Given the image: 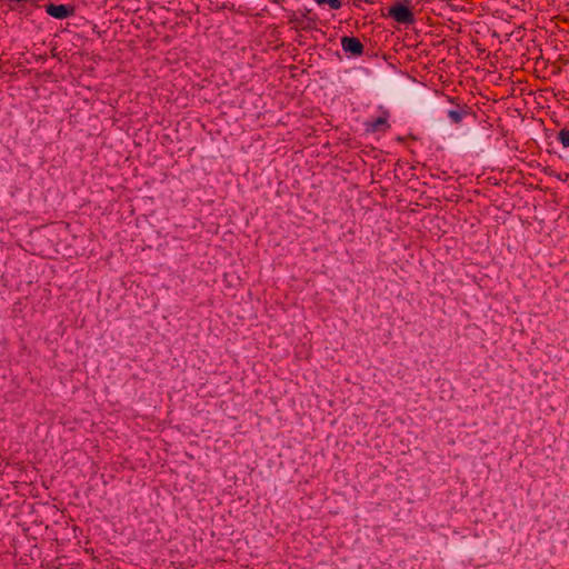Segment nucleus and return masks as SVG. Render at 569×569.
Segmentation results:
<instances>
[{"mask_svg":"<svg viewBox=\"0 0 569 569\" xmlns=\"http://www.w3.org/2000/svg\"><path fill=\"white\" fill-rule=\"evenodd\" d=\"M319 6H329L332 10H338L341 8V0H315Z\"/></svg>","mask_w":569,"mask_h":569,"instance_id":"5","label":"nucleus"},{"mask_svg":"<svg viewBox=\"0 0 569 569\" xmlns=\"http://www.w3.org/2000/svg\"><path fill=\"white\" fill-rule=\"evenodd\" d=\"M558 140L565 148H569V130L568 129H561L558 132Z\"/></svg>","mask_w":569,"mask_h":569,"instance_id":"6","label":"nucleus"},{"mask_svg":"<svg viewBox=\"0 0 569 569\" xmlns=\"http://www.w3.org/2000/svg\"><path fill=\"white\" fill-rule=\"evenodd\" d=\"M369 129L373 132L387 131L389 129V123L387 121V118L379 117V118L375 119L373 121H371L369 123Z\"/></svg>","mask_w":569,"mask_h":569,"instance_id":"4","label":"nucleus"},{"mask_svg":"<svg viewBox=\"0 0 569 569\" xmlns=\"http://www.w3.org/2000/svg\"><path fill=\"white\" fill-rule=\"evenodd\" d=\"M46 12L56 19H66L72 16L74 10L72 7L67 4L50 3L46 7Z\"/></svg>","mask_w":569,"mask_h":569,"instance_id":"3","label":"nucleus"},{"mask_svg":"<svg viewBox=\"0 0 569 569\" xmlns=\"http://www.w3.org/2000/svg\"><path fill=\"white\" fill-rule=\"evenodd\" d=\"M341 47L345 52H349L352 56H361L363 53V44L356 37H342Z\"/></svg>","mask_w":569,"mask_h":569,"instance_id":"2","label":"nucleus"},{"mask_svg":"<svg viewBox=\"0 0 569 569\" xmlns=\"http://www.w3.org/2000/svg\"><path fill=\"white\" fill-rule=\"evenodd\" d=\"M388 16L398 23L412 24L415 22L412 11L401 3H395L391 6L388 10Z\"/></svg>","mask_w":569,"mask_h":569,"instance_id":"1","label":"nucleus"},{"mask_svg":"<svg viewBox=\"0 0 569 569\" xmlns=\"http://www.w3.org/2000/svg\"><path fill=\"white\" fill-rule=\"evenodd\" d=\"M448 117L453 123H459L462 120V113L459 110H450Z\"/></svg>","mask_w":569,"mask_h":569,"instance_id":"7","label":"nucleus"}]
</instances>
